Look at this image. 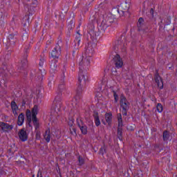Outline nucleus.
Returning <instances> with one entry per match:
<instances>
[{
  "mask_svg": "<svg viewBox=\"0 0 177 177\" xmlns=\"http://www.w3.org/2000/svg\"><path fill=\"white\" fill-rule=\"evenodd\" d=\"M172 30H173V31H174V30H175V28H174Z\"/></svg>",
  "mask_w": 177,
  "mask_h": 177,
  "instance_id": "60",
  "label": "nucleus"
},
{
  "mask_svg": "<svg viewBox=\"0 0 177 177\" xmlns=\"http://www.w3.org/2000/svg\"><path fill=\"white\" fill-rule=\"evenodd\" d=\"M30 49V46H27L24 49V54L21 59V62L18 66V71L21 73V71H24L28 67V61L27 60V57H28V50Z\"/></svg>",
  "mask_w": 177,
  "mask_h": 177,
  "instance_id": "4",
  "label": "nucleus"
},
{
  "mask_svg": "<svg viewBox=\"0 0 177 177\" xmlns=\"http://www.w3.org/2000/svg\"><path fill=\"white\" fill-rule=\"evenodd\" d=\"M0 19H3V15H2V12H0Z\"/></svg>",
  "mask_w": 177,
  "mask_h": 177,
  "instance_id": "52",
  "label": "nucleus"
},
{
  "mask_svg": "<svg viewBox=\"0 0 177 177\" xmlns=\"http://www.w3.org/2000/svg\"><path fill=\"white\" fill-rule=\"evenodd\" d=\"M77 127L80 128L81 133H82V135H87L88 134V126H86V124H85V123L84 122V120L82 119H77Z\"/></svg>",
  "mask_w": 177,
  "mask_h": 177,
  "instance_id": "14",
  "label": "nucleus"
},
{
  "mask_svg": "<svg viewBox=\"0 0 177 177\" xmlns=\"http://www.w3.org/2000/svg\"><path fill=\"white\" fill-rule=\"evenodd\" d=\"M21 37L22 39H27V38H28V30L23 29L21 31Z\"/></svg>",
  "mask_w": 177,
  "mask_h": 177,
  "instance_id": "30",
  "label": "nucleus"
},
{
  "mask_svg": "<svg viewBox=\"0 0 177 177\" xmlns=\"http://www.w3.org/2000/svg\"><path fill=\"white\" fill-rule=\"evenodd\" d=\"M17 42V35L15 34H10L6 40H4V44L6 46H11L15 48L16 43Z\"/></svg>",
  "mask_w": 177,
  "mask_h": 177,
  "instance_id": "10",
  "label": "nucleus"
},
{
  "mask_svg": "<svg viewBox=\"0 0 177 177\" xmlns=\"http://www.w3.org/2000/svg\"><path fill=\"white\" fill-rule=\"evenodd\" d=\"M62 46H63V43L62 41H58L55 45V47L51 51L52 59L59 60V57H60V55H62Z\"/></svg>",
  "mask_w": 177,
  "mask_h": 177,
  "instance_id": "7",
  "label": "nucleus"
},
{
  "mask_svg": "<svg viewBox=\"0 0 177 177\" xmlns=\"http://www.w3.org/2000/svg\"><path fill=\"white\" fill-rule=\"evenodd\" d=\"M162 138L163 142H168L171 138V133L167 130L164 131L162 133Z\"/></svg>",
  "mask_w": 177,
  "mask_h": 177,
  "instance_id": "26",
  "label": "nucleus"
},
{
  "mask_svg": "<svg viewBox=\"0 0 177 177\" xmlns=\"http://www.w3.org/2000/svg\"><path fill=\"white\" fill-rule=\"evenodd\" d=\"M74 46L75 48H77L80 49V48H81L82 45H81V35H76L75 40H74Z\"/></svg>",
  "mask_w": 177,
  "mask_h": 177,
  "instance_id": "24",
  "label": "nucleus"
},
{
  "mask_svg": "<svg viewBox=\"0 0 177 177\" xmlns=\"http://www.w3.org/2000/svg\"><path fill=\"white\" fill-rule=\"evenodd\" d=\"M113 21H114V20H113V18L109 16H103V19L98 28L99 31H100L101 32H104V31H106V30H107V28L110 27Z\"/></svg>",
  "mask_w": 177,
  "mask_h": 177,
  "instance_id": "6",
  "label": "nucleus"
},
{
  "mask_svg": "<svg viewBox=\"0 0 177 177\" xmlns=\"http://www.w3.org/2000/svg\"><path fill=\"white\" fill-rule=\"evenodd\" d=\"M12 113L15 116L17 115V110H12Z\"/></svg>",
  "mask_w": 177,
  "mask_h": 177,
  "instance_id": "48",
  "label": "nucleus"
},
{
  "mask_svg": "<svg viewBox=\"0 0 177 177\" xmlns=\"http://www.w3.org/2000/svg\"><path fill=\"white\" fill-rule=\"evenodd\" d=\"M57 66H59V60L56 59H51L50 63V72L56 73V71H57Z\"/></svg>",
  "mask_w": 177,
  "mask_h": 177,
  "instance_id": "19",
  "label": "nucleus"
},
{
  "mask_svg": "<svg viewBox=\"0 0 177 177\" xmlns=\"http://www.w3.org/2000/svg\"><path fill=\"white\" fill-rule=\"evenodd\" d=\"M44 137L46 142H47V143H49L50 142V131L46 130Z\"/></svg>",
  "mask_w": 177,
  "mask_h": 177,
  "instance_id": "29",
  "label": "nucleus"
},
{
  "mask_svg": "<svg viewBox=\"0 0 177 177\" xmlns=\"http://www.w3.org/2000/svg\"><path fill=\"white\" fill-rule=\"evenodd\" d=\"M74 124V120H70L68 122V126L70 127V128H73V124Z\"/></svg>",
  "mask_w": 177,
  "mask_h": 177,
  "instance_id": "44",
  "label": "nucleus"
},
{
  "mask_svg": "<svg viewBox=\"0 0 177 177\" xmlns=\"http://www.w3.org/2000/svg\"><path fill=\"white\" fill-rule=\"evenodd\" d=\"M115 46L118 49H121L122 52H125L126 50L125 44L122 43L121 40H118V41L115 44Z\"/></svg>",
  "mask_w": 177,
  "mask_h": 177,
  "instance_id": "25",
  "label": "nucleus"
},
{
  "mask_svg": "<svg viewBox=\"0 0 177 177\" xmlns=\"http://www.w3.org/2000/svg\"><path fill=\"white\" fill-rule=\"evenodd\" d=\"M91 64V58L89 57H81L79 61V75H86V70Z\"/></svg>",
  "mask_w": 177,
  "mask_h": 177,
  "instance_id": "3",
  "label": "nucleus"
},
{
  "mask_svg": "<svg viewBox=\"0 0 177 177\" xmlns=\"http://www.w3.org/2000/svg\"><path fill=\"white\" fill-rule=\"evenodd\" d=\"M45 74H46L45 69L42 70L41 68L39 69V72L37 73L35 72V70L30 72V76L35 77V80L39 82L42 81L43 77L45 75Z\"/></svg>",
  "mask_w": 177,
  "mask_h": 177,
  "instance_id": "13",
  "label": "nucleus"
},
{
  "mask_svg": "<svg viewBox=\"0 0 177 177\" xmlns=\"http://www.w3.org/2000/svg\"><path fill=\"white\" fill-rule=\"evenodd\" d=\"M78 162H79V165H80V167L84 165V164H85V160L81 156H78Z\"/></svg>",
  "mask_w": 177,
  "mask_h": 177,
  "instance_id": "35",
  "label": "nucleus"
},
{
  "mask_svg": "<svg viewBox=\"0 0 177 177\" xmlns=\"http://www.w3.org/2000/svg\"><path fill=\"white\" fill-rule=\"evenodd\" d=\"M35 131H39L38 129H39V124H38L37 126H35Z\"/></svg>",
  "mask_w": 177,
  "mask_h": 177,
  "instance_id": "49",
  "label": "nucleus"
},
{
  "mask_svg": "<svg viewBox=\"0 0 177 177\" xmlns=\"http://www.w3.org/2000/svg\"><path fill=\"white\" fill-rule=\"evenodd\" d=\"M31 114H32V111H30L29 109L26 110V118L27 120H32Z\"/></svg>",
  "mask_w": 177,
  "mask_h": 177,
  "instance_id": "34",
  "label": "nucleus"
},
{
  "mask_svg": "<svg viewBox=\"0 0 177 177\" xmlns=\"http://www.w3.org/2000/svg\"><path fill=\"white\" fill-rule=\"evenodd\" d=\"M78 52H79V48L77 47H75V48L73 50V52H72L71 59H75V57H77L78 55Z\"/></svg>",
  "mask_w": 177,
  "mask_h": 177,
  "instance_id": "31",
  "label": "nucleus"
},
{
  "mask_svg": "<svg viewBox=\"0 0 177 177\" xmlns=\"http://www.w3.org/2000/svg\"><path fill=\"white\" fill-rule=\"evenodd\" d=\"M149 13L151 15V18L153 19L154 17V9L151 8Z\"/></svg>",
  "mask_w": 177,
  "mask_h": 177,
  "instance_id": "43",
  "label": "nucleus"
},
{
  "mask_svg": "<svg viewBox=\"0 0 177 177\" xmlns=\"http://www.w3.org/2000/svg\"><path fill=\"white\" fill-rule=\"evenodd\" d=\"M160 23H164L162 20H161Z\"/></svg>",
  "mask_w": 177,
  "mask_h": 177,
  "instance_id": "57",
  "label": "nucleus"
},
{
  "mask_svg": "<svg viewBox=\"0 0 177 177\" xmlns=\"http://www.w3.org/2000/svg\"><path fill=\"white\" fill-rule=\"evenodd\" d=\"M35 139L37 140H39L41 139V131H35Z\"/></svg>",
  "mask_w": 177,
  "mask_h": 177,
  "instance_id": "40",
  "label": "nucleus"
},
{
  "mask_svg": "<svg viewBox=\"0 0 177 177\" xmlns=\"http://www.w3.org/2000/svg\"><path fill=\"white\" fill-rule=\"evenodd\" d=\"M3 24V18H0V26Z\"/></svg>",
  "mask_w": 177,
  "mask_h": 177,
  "instance_id": "47",
  "label": "nucleus"
},
{
  "mask_svg": "<svg viewBox=\"0 0 177 177\" xmlns=\"http://www.w3.org/2000/svg\"><path fill=\"white\" fill-rule=\"evenodd\" d=\"M154 80L156 84L158 85V88L160 89H162V88H164V82H162V79H161V76L158 74V71H156V73L154 75Z\"/></svg>",
  "mask_w": 177,
  "mask_h": 177,
  "instance_id": "17",
  "label": "nucleus"
},
{
  "mask_svg": "<svg viewBox=\"0 0 177 177\" xmlns=\"http://www.w3.org/2000/svg\"><path fill=\"white\" fill-rule=\"evenodd\" d=\"M102 122L104 124V125H106V122L102 120Z\"/></svg>",
  "mask_w": 177,
  "mask_h": 177,
  "instance_id": "55",
  "label": "nucleus"
},
{
  "mask_svg": "<svg viewBox=\"0 0 177 177\" xmlns=\"http://www.w3.org/2000/svg\"><path fill=\"white\" fill-rule=\"evenodd\" d=\"M155 147H158V145H156Z\"/></svg>",
  "mask_w": 177,
  "mask_h": 177,
  "instance_id": "58",
  "label": "nucleus"
},
{
  "mask_svg": "<svg viewBox=\"0 0 177 177\" xmlns=\"http://www.w3.org/2000/svg\"><path fill=\"white\" fill-rule=\"evenodd\" d=\"M24 123V114L21 113L18 116L17 125H19V127H21V125H23Z\"/></svg>",
  "mask_w": 177,
  "mask_h": 177,
  "instance_id": "28",
  "label": "nucleus"
},
{
  "mask_svg": "<svg viewBox=\"0 0 177 177\" xmlns=\"http://www.w3.org/2000/svg\"><path fill=\"white\" fill-rule=\"evenodd\" d=\"M21 106H22V107L26 106V100H22Z\"/></svg>",
  "mask_w": 177,
  "mask_h": 177,
  "instance_id": "50",
  "label": "nucleus"
},
{
  "mask_svg": "<svg viewBox=\"0 0 177 177\" xmlns=\"http://www.w3.org/2000/svg\"><path fill=\"white\" fill-rule=\"evenodd\" d=\"M77 35H81V33H80V30L77 31Z\"/></svg>",
  "mask_w": 177,
  "mask_h": 177,
  "instance_id": "53",
  "label": "nucleus"
},
{
  "mask_svg": "<svg viewBox=\"0 0 177 177\" xmlns=\"http://www.w3.org/2000/svg\"><path fill=\"white\" fill-rule=\"evenodd\" d=\"M118 138L119 140L122 142V127L124 124H122V115L121 113H118Z\"/></svg>",
  "mask_w": 177,
  "mask_h": 177,
  "instance_id": "11",
  "label": "nucleus"
},
{
  "mask_svg": "<svg viewBox=\"0 0 177 177\" xmlns=\"http://www.w3.org/2000/svg\"><path fill=\"white\" fill-rule=\"evenodd\" d=\"M112 93H113L115 103H118V94L117 93V91L113 90Z\"/></svg>",
  "mask_w": 177,
  "mask_h": 177,
  "instance_id": "37",
  "label": "nucleus"
},
{
  "mask_svg": "<svg viewBox=\"0 0 177 177\" xmlns=\"http://www.w3.org/2000/svg\"><path fill=\"white\" fill-rule=\"evenodd\" d=\"M66 90V86H64V77H62L60 80V84L58 86L57 95L55 97L54 100L55 111H60L62 106H63V102H62V92Z\"/></svg>",
  "mask_w": 177,
  "mask_h": 177,
  "instance_id": "2",
  "label": "nucleus"
},
{
  "mask_svg": "<svg viewBox=\"0 0 177 177\" xmlns=\"http://www.w3.org/2000/svg\"><path fill=\"white\" fill-rule=\"evenodd\" d=\"M25 6L28 7V5Z\"/></svg>",
  "mask_w": 177,
  "mask_h": 177,
  "instance_id": "61",
  "label": "nucleus"
},
{
  "mask_svg": "<svg viewBox=\"0 0 177 177\" xmlns=\"http://www.w3.org/2000/svg\"><path fill=\"white\" fill-rule=\"evenodd\" d=\"M37 177H42V171H39L37 173Z\"/></svg>",
  "mask_w": 177,
  "mask_h": 177,
  "instance_id": "46",
  "label": "nucleus"
},
{
  "mask_svg": "<svg viewBox=\"0 0 177 177\" xmlns=\"http://www.w3.org/2000/svg\"><path fill=\"white\" fill-rule=\"evenodd\" d=\"M68 37H70V31L67 33Z\"/></svg>",
  "mask_w": 177,
  "mask_h": 177,
  "instance_id": "54",
  "label": "nucleus"
},
{
  "mask_svg": "<svg viewBox=\"0 0 177 177\" xmlns=\"http://www.w3.org/2000/svg\"><path fill=\"white\" fill-rule=\"evenodd\" d=\"M99 33L96 32L95 26H91V28L88 30V42L85 47V55L86 57H92L95 53V48H96V42H97V37Z\"/></svg>",
  "mask_w": 177,
  "mask_h": 177,
  "instance_id": "1",
  "label": "nucleus"
},
{
  "mask_svg": "<svg viewBox=\"0 0 177 177\" xmlns=\"http://www.w3.org/2000/svg\"><path fill=\"white\" fill-rule=\"evenodd\" d=\"M8 55H10V52L8 51Z\"/></svg>",
  "mask_w": 177,
  "mask_h": 177,
  "instance_id": "56",
  "label": "nucleus"
},
{
  "mask_svg": "<svg viewBox=\"0 0 177 177\" xmlns=\"http://www.w3.org/2000/svg\"><path fill=\"white\" fill-rule=\"evenodd\" d=\"M44 64H45V58L41 57L39 59V67H44Z\"/></svg>",
  "mask_w": 177,
  "mask_h": 177,
  "instance_id": "36",
  "label": "nucleus"
},
{
  "mask_svg": "<svg viewBox=\"0 0 177 177\" xmlns=\"http://www.w3.org/2000/svg\"><path fill=\"white\" fill-rule=\"evenodd\" d=\"M120 107L122 109V115H124V117H127V115H128V110H129V106L131 104L129 103L128 100H127V97H125L124 94H122L120 95Z\"/></svg>",
  "mask_w": 177,
  "mask_h": 177,
  "instance_id": "5",
  "label": "nucleus"
},
{
  "mask_svg": "<svg viewBox=\"0 0 177 177\" xmlns=\"http://www.w3.org/2000/svg\"><path fill=\"white\" fill-rule=\"evenodd\" d=\"M32 177H35V175H32Z\"/></svg>",
  "mask_w": 177,
  "mask_h": 177,
  "instance_id": "59",
  "label": "nucleus"
},
{
  "mask_svg": "<svg viewBox=\"0 0 177 177\" xmlns=\"http://www.w3.org/2000/svg\"><path fill=\"white\" fill-rule=\"evenodd\" d=\"M106 145H104L103 147H102L100 149V151H99V153L100 154H102V156H104V153H106Z\"/></svg>",
  "mask_w": 177,
  "mask_h": 177,
  "instance_id": "38",
  "label": "nucleus"
},
{
  "mask_svg": "<svg viewBox=\"0 0 177 177\" xmlns=\"http://www.w3.org/2000/svg\"><path fill=\"white\" fill-rule=\"evenodd\" d=\"M8 153H9L10 156H12L13 154V151H12V149H8Z\"/></svg>",
  "mask_w": 177,
  "mask_h": 177,
  "instance_id": "45",
  "label": "nucleus"
},
{
  "mask_svg": "<svg viewBox=\"0 0 177 177\" xmlns=\"http://www.w3.org/2000/svg\"><path fill=\"white\" fill-rule=\"evenodd\" d=\"M0 128H1V131H3V132L8 133L12 131V129H13L14 126L12 124L6 123L5 122H0Z\"/></svg>",
  "mask_w": 177,
  "mask_h": 177,
  "instance_id": "16",
  "label": "nucleus"
},
{
  "mask_svg": "<svg viewBox=\"0 0 177 177\" xmlns=\"http://www.w3.org/2000/svg\"><path fill=\"white\" fill-rule=\"evenodd\" d=\"M156 110L158 113H162V111H164V106H162V104L161 103L157 104Z\"/></svg>",
  "mask_w": 177,
  "mask_h": 177,
  "instance_id": "32",
  "label": "nucleus"
},
{
  "mask_svg": "<svg viewBox=\"0 0 177 177\" xmlns=\"http://www.w3.org/2000/svg\"><path fill=\"white\" fill-rule=\"evenodd\" d=\"M75 17V15L74 13L71 15V17L68 19L69 22L68 23V30L70 31V30H73L75 27V23L74 22V18Z\"/></svg>",
  "mask_w": 177,
  "mask_h": 177,
  "instance_id": "20",
  "label": "nucleus"
},
{
  "mask_svg": "<svg viewBox=\"0 0 177 177\" xmlns=\"http://www.w3.org/2000/svg\"><path fill=\"white\" fill-rule=\"evenodd\" d=\"M93 117L94 118V122L97 127L100 125V118H99V113L96 111H93Z\"/></svg>",
  "mask_w": 177,
  "mask_h": 177,
  "instance_id": "22",
  "label": "nucleus"
},
{
  "mask_svg": "<svg viewBox=\"0 0 177 177\" xmlns=\"http://www.w3.org/2000/svg\"><path fill=\"white\" fill-rule=\"evenodd\" d=\"M18 136L21 142H26L28 140V134L26 129L23 128L18 132Z\"/></svg>",
  "mask_w": 177,
  "mask_h": 177,
  "instance_id": "18",
  "label": "nucleus"
},
{
  "mask_svg": "<svg viewBox=\"0 0 177 177\" xmlns=\"http://www.w3.org/2000/svg\"><path fill=\"white\" fill-rule=\"evenodd\" d=\"M88 81V76L85 75H79L78 76V85L76 89L77 95H81L82 93V86L85 85L86 82Z\"/></svg>",
  "mask_w": 177,
  "mask_h": 177,
  "instance_id": "8",
  "label": "nucleus"
},
{
  "mask_svg": "<svg viewBox=\"0 0 177 177\" xmlns=\"http://www.w3.org/2000/svg\"><path fill=\"white\" fill-rule=\"evenodd\" d=\"M32 120H26V129H32V125H31Z\"/></svg>",
  "mask_w": 177,
  "mask_h": 177,
  "instance_id": "39",
  "label": "nucleus"
},
{
  "mask_svg": "<svg viewBox=\"0 0 177 177\" xmlns=\"http://www.w3.org/2000/svg\"><path fill=\"white\" fill-rule=\"evenodd\" d=\"M38 114V105H35L32 109V120L33 122L34 127L39 125L37 115Z\"/></svg>",
  "mask_w": 177,
  "mask_h": 177,
  "instance_id": "15",
  "label": "nucleus"
},
{
  "mask_svg": "<svg viewBox=\"0 0 177 177\" xmlns=\"http://www.w3.org/2000/svg\"><path fill=\"white\" fill-rule=\"evenodd\" d=\"M143 21L144 19L142 17H140L137 24L138 31H143L146 30L145 28H143Z\"/></svg>",
  "mask_w": 177,
  "mask_h": 177,
  "instance_id": "27",
  "label": "nucleus"
},
{
  "mask_svg": "<svg viewBox=\"0 0 177 177\" xmlns=\"http://www.w3.org/2000/svg\"><path fill=\"white\" fill-rule=\"evenodd\" d=\"M129 5H131V0H126L119 5L118 12L120 16H124L125 13H128V10H129Z\"/></svg>",
  "mask_w": 177,
  "mask_h": 177,
  "instance_id": "9",
  "label": "nucleus"
},
{
  "mask_svg": "<svg viewBox=\"0 0 177 177\" xmlns=\"http://www.w3.org/2000/svg\"><path fill=\"white\" fill-rule=\"evenodd\" d=\"M70 132L71 135H74V133L75 135H77V129H75V127H72V129L70 128Z\"/></svg>",
  "mask_w": 177,
  "mask_h": 177,
  "instance_id": "41",
  "label": "nucleus"
},
{
  "mask_svg": "<svg viewBox=\"0 0 177 177\" xmlns=\"http://www.w3.org/2000/svg\"><path fill=\"white\" fill-rule=\"evenodd\" d=\"M105 120H106L109 127H111V122H113V113H105Z\"/></svg>",
  "mask_w": 177,
  "mask_h": 177,
  "instance_id": "23",
  "label": "nucleus"
},
{
  "mask_svg": "<svg viewBox=\"0 0 177 177\" xmlns=\"http://www.w3.org/2000/svg\"><path fill=\"white\" fill-rule=\"evenodd\" d=\"M28 14L23 19L22 24L24 27H28L30 26V15H32V12H30V9L28 8Z\"/></svg>",
  "mask_w": 177,
  "mask_h": 177,
  "instance_id": "21",
  "label": "nucleus"
},
{
  "mask_svg": "<svg viewBox=\"0 0 177 177\" xmlns=\"http://www.w3.org/2000/svg\"><path fill=\"white\" fill-rule=\"evenodd\" d=\"M11 110H19V106L15 100L11 102Z\"/></svg>",
  "mask_w": 177,
  "mask_h": 177,
  "instance_id": "33",
  "label": "nucleus"
},
{
  "mask_svg": "<svg viewBox=\"0 0 177 177\" xmlns=\"http://www.w3.org/2000/svg\"><path fill=\"white\" fill-rule=\"evenodd\" d=\"M164 21L165 23V26H168L169 24H171V19H169L168 17H166L165 19H164Z\"/></svg>",
  "mask_w": 177,
  "mask_h": 177,
  "instance_id": "42",
  "label": "nucleus"
},
{
  "mask_svg": "<svg viewBox=\"0 0 177 177\" xmlns=\"http://www.w3.org/2000/svg\"><path fill=\"white\" fill-rule=\"evenodd\" d=\"M5 174V171L0 169V175H3Z\"/></svg>",
  "mask_w": 177,
  "mask_h": 177,
  "instance_id": "51",
  "label": "nucleus"
},
{
  "mask_svg": "<svg viewBox=\"0 0 177 177\" xmlns=\"http://www.w3.org/2000/svg\"><path fill=\"white\" fill-rule=\"evenodd\" d=\"M112 62L115 68H122V66H124V61L120 55L116 54L114 55Z\"/></svg>",
  "mask_w": 177,
  "mask_h": 177,
  "instance_id": "12",
  "label": "nucleus"
}]
</instances>
